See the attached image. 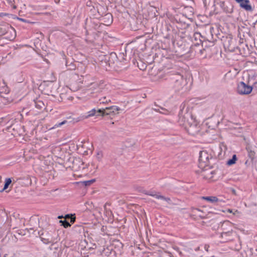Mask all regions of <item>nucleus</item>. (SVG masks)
<instances>
[{
  "mask_svg": "<svg viewBox=\"0 0 257 257\" xmlns=\"http://www.w3.org/2000/svg\"><path fill=\"white\" fill-rule=\"evenodd\" d=\"M231 227L232 223L228 221H224L221 225V228L223 231L219 236V241L221 243H230V248L234 250H239L241 248V244L239 236L235 231L227 230V227Z\"/></svg>",
  "mask_w": 257,
  "mask_h": 257,
  "instance_id": "nucleus-1",
  "label": "nucleus"
},
{
  "mask_svg": "<svg viewBox=\"0 0 257 257\" xmlns=\"http://www.w3.org/2000/svg\"><path fill=\"white\" fill-rule=\"evenodd\" d=\"M183 111L181 110L179 113L178 122L180 125L184 126L188 133L191 135H195L199 132V126L190 113L186 112L184 114Z\"/></svg>",
  "mask_w": 257,
  "mask_h": 257,
  "instance_id": "nucleus-2",
  "label": "nucleus"
},
{
  "mask_svg": "<svg viewBox=\"0 0 257 257\" xmlns=\"http://www.w3.org/2000/svg\"><path fill=\"white\" fill-rule=\"evenodd\" d=\"M172 88L176 92L182 91L187 84L186 79L180 73H171L168 75Z\"/></svg>",
  "mask_w": 257,
  "mask_h": 257,
  "instance_id": "nucleus-3",
  "label": "nucleus"
},
{
  "mask_svg": "<svg viewBox=\"0 0 257 257\" xmlns=\"http://www.w3.org/2000/svg\"><path fill=\"white\" fill-rule=\"evenodd\" d=\"M119 108L116 106H111L110 107H106L105 108H99L97 110L95 108L92 109L87 112V115L85 118H88L96 115V116H107L114 115L116 111L119 110Z\"/></svg>",
  "mask_w": 257,
  "mask_h": 257,
  "instance_id": "nucleus-4",
  "label": "nucleus"
},
{
  "mask_svg": "<svg viewBox=\"0 0 257 257\" xmlns=\"http://www.w3.org/2000/svg\"><path fill=\"white\" fill-rule=\"evenodd\" d=\"M0 35H6V38L12 40L15 38L16 32L10 24L4 23L0 24Z\"/></svg>",
  "mask_w": 257,
  "mask_h": 257,
  "instance_id": "nucleus-5",
  "label": "nucleus"
},
{
  "mask_svg": "<svg viewBox=\"0 0 257 257\" xmlns=\"http://www.w3.org/2000/svg\"><path fill=\"white\" fill-rule=\"evenodd\" d=\"M101 34L100 32H93L92 34H89L87 31H86L85 41L89 44H92L95 46H100L99 43L101 39L99 35Z\"/></svg>",
  "mask_w": 257,
  "mask_h": 257,
  "instance_id": "nucleus-6",
  "label": "nucleus"
},
{
  "mask_svg": "<svg viewBox=\"0 0 257 257\" xmlns=\"http://www.w3.org/2000/svg\"><path fill=\"white\" fill-rule=\"evenodd\" d=\"M222 41L225 49H227L230 51H233L236 46V41L233 39L231 35H228L223 37Z\"/></svg>",
  "mask_w": 257,
  "mask_h": 257,
  "instance_id": "nucleus-7",
  "label": "nucleus"
},
{
  "mask_svg": "<svg viewBox=\"0 0 257 257\" xmlns=\"http://www.w3.org/2000/svg\"><path fill=\"white\" fill-rule=\"evenodd\" d=\"M238 37L239 38V43L242 44L244 40L245 41L246 39L250 37L249 29L248 28L243 27L238 29Z\"/></svg>",
  "mask_w": 257,
  "mask_h": 257,
  "instance_id": "nucleus-8",
  "label": "nucleus"
},
{
  "mask_svg": "<svg viewBox=\"0 0 257 257\" xmlns=\"http://www.w3.org/2000/svg\"><path fill=\"white\" fill-rule=\"evenodd\" d=\"M252 90V87L246 84L244 82H240L238 84L237 91L240 94H248Z\"/></svg>",
  "mask_w": 257,
  "mask_h": 257,
  "instance_id": "nucleus-9",
  "label": "nucleus"
},
{
  "mask_svg": "<svg viewBox=\"0 0 257 257\" xmlns=\"http://www.w3.org/2000/svg\"><path fill=\"white\" fill-rule=\"evenodd\" d=\"M73 161V165L71 166L72 171H77L81 168L83 170L85 168V167L84 166V163L80 158L75 157Z\"/></svg>",
  "mask_w": 257,
  "mask_h": 257,
  "instance_id": "nucleus-10",
  "label": "nucleus"
},
{
  "mask_svg": "<svg viewBox=\"0 0 257 257\" xmlns=\"http://www.w3.org/2000/svg\"><path fill=\"white\" fill-rule=\"evenodd\" d=\"M199 155V162L200 164L203 163L205 166L209 165V159H212L211 155L204 151H201Z\"/></svg>",
  "mask_w": 257,
  "mask_h": 257,
  "instance_id": "nucleus-11",
  "label": "nucleus"
},
{
  "mask_svg": "<svg viewBox=\"0 0 257 257\" xmlns=\"http://www.w3.org/2000/svg\"><path fill=\"white\" fill-rule=\"evenodd\" d=\"M77 149V146L73 141H70L65 143V154H68V156H71Z\"/></svg>",
  "mask_w": 257,
  "mask_h": 257,
  "instance_id": "nucleus-12",
  "label": "nucleus"
},
{
  "mask_svg": "<svg viewBox=\"0 0 257 257\" xmlns=\"http://www.w3.org/2000/svg\"><path fill=\"white\" fill-rule=\"evenodd\" d=\"M75 213L65 214V228L71 227L76 221Z\"/></svg>",
  "mask_w": 257,
  "mask_h": 257,
  "instance_id": "nucleus-13",
  "label": "nucleus"
},
{
  "mask_svg": "<svg viewBox=\"0 0 257 257\" xmlns=\"http://www.w3.org/2000/svg\"><path fill=\"white\" fill-rule=\"evenodd\" d=\"M220 6L226 14H231L233 12V5L229 2H220Z\"/></svg>",
  "mask_w": 257,
  "mask_h": 257,
  "instance_id": "nucleus-14",
  "label": "nucleus"
},
{
  "mask_svg": "<svg viewBox=\"0 0 257 257\" xmlns=\"http://www.w3.org/2000/svg\"><path fill=\"white\" fill-rule=\"evenodd\" d=\"M237 3H239L241 8L248 11H252L251 6L249 4V0H235Z\"/></svg>",
  "mask_w": 257,
  "mask_h": 257,
  "instance_id": "nucleus-15",
  "label": "nucleus"
},
{
  "mask_svg": "<svg viewBox=\"0 0 257 257\" xmlns=\"http://www.w3.org/2000/svg\"><path fill=\"white\" fill-rule=\"evenodd\" d=\"M75 7H73L70 10H68V13L70 14L67 19V21L65 22L67 23V24H71L72 23L73 18L75 16Z\"/></svg>",
  "mask_w": 257,
  "mask_h": 257,
  "instance_id": "nucleus-16",
  "label": "nucleus"
},
{
  "mask_svg": "<svg viewBox=\"0 0 257 257\" xmlns=\"http://www.w3.org/2000/svg\"><path fill=\"white\" fill-rule=\"evenodd\" d=\"M121 4L122 7L128 9H132L134 5L133 0H121Z\"/></svg>",
  "mask_w": 257,
  "mask_h": 257,
  "instance_id": "nucleus-17",
  "label": "nucleus"
},
{
  "mask_svg": "<svg viewBox=\"0 0 257 257\" xmlns=\"http://www.w3.org/2000/svg\"><path fill=\"white\" fill-rule=\"evenodd\" d=\"M75 157L71 156H69V158L67 161H65V169L67 171L68 169L71 170V166L73 165V160L74 159Z\"/></svg>",
  "mask_w": 257,
  "mask_h": 257,
  "instance_id": "nucleus-18",
  "label": "nucleus"
},
{
  "mask_svg": "<svg viewBox=\"0 0 257 257\" xmlns=\"http://www.w3.org/2000/svg\"><path fill=\"white\" fill-rule=\"evenodd\" d=\"M80 120L78 117L75 118L73 117L72 115H70L69 116H65V123H74L75 122H78Z\"/></svg>",
  "mask_w": 257,
  "mask_h": 257,
  "instance_id": "nucleus-19",
  "label": "nucleus"
},
{
  "mask_svg": "<svg viewBox=\"0 0 257 257\" xmlns=\"http://www.w3.org/2000/svg\"><path fill=\"white\" fill-rule=\"evenodd\" d=\"M72 231L76 233H81L84 232V228L82 225H76L73 227Z\"/></svg>",
  "mask_w": 257,
  "mask_h": 257,
  "instance_id": "nucleus-20",
  "label": "nucleus"
},
{
  "mask_svg": "<svg viewBox=\"0 0 257 257\" xmlns=\"http://www.w3.org/2000/svg\"><path fill=\"white\" fill-rule=\"evenodd\" d=\"M34 103H35V107L40 110H42L43 109L46 108L44 103L41 100H35Z\"/></svg>",
  "mask_w": 257,
  "mask_h": 257,
  "instance_id": "nucleus-21",
  "label": "nucleus"
},
{
  "mask_svg": "<svg viewBox=\"0 0 257 257\" xmlns=\"http://www.w3.org/2000/svg\"><path fill=\"white\" fill-rule=\"evenodd\" d=\"M95 182V179H91L88 181H80V182H76V184H82L83 186H88L91 185L92 183Z\"/></svg>",
  "mask_w": 257,
  "mask_h": 257,
  "instance_id": "nucleus-22",
  "label": "nucleus"
},
{
  "mask_svg": "<svg viewBox=\"0 0 257 257\" xmlns=\"http://www.w3.org/2000/svg\"><path fill=\"white\" fill-rule=\"evenodd\" d=\"M202 199L211 203L216 202L219 200L218 198L215 196H203Z\"/></svg>",
  "mask_w": 257,
  "mask_h": 257,
  "instance_id": "nucleus-23",
  "label": "nucleus"
},
{
  "mask_svg": "<svg viewBox=\"0 0 257 257\" xmlns=\"http://www.w3.org/2000/svg\"><path fill=\"white\" fill-rule=\"evenodd\" d=\"M116 57L120 62L125 63L126 61H128L126 58V56L123 53H119Z\"/></svg>",
  "mask_w": 257,
  "mask_h": 257,
  "instance_id": "nucleus-24",
  "label": "nucleus"
},
{
  "mask_svg": "<svg viewBox=\"0 0 257 257\" xmlns=\"http://www.w3.org/2000/svg\"><path fill=\"white\" fill-rule=\"evenodd\" d=\"M246 149L248 153V156L252 160L255 156V152L251 150L250 147H247Z\"/></svg>",
  "mask_w": 257,
  "mask_h": 257,
  "instance_id": "nucleus-25",
  "label": "nucleus"
},
{
  "mask_svg": "<svg viewBox=\"0 0 257 257\" xmlns=\"http://www.w3.org/2000/svg\"><path fill=\"white\" fill-rule=\"evenodd\" d=\"M12 179L10 178H7L5 179V184L4 186L3 189V190L1 191L2 192L6 190L7 188H8L9 186L10 185V184L12 183Z\"/></svg>",
  "mask_w": 257,
  "mask_h": 257,
  "instance_id": "nucleus-26",
  "label": "nucleus"
},
{
  "mask_svg": "<svg viewBox=\"0 0 257 257\" xmlns=\"http://www.w3.org/2000/svg\"><path fill=\"white\" fill-rule=\"evenodd\" d=\"M236 160H237V157H236V155H233L232 156V158L230 159H229L227 161L226 164L228 166H231L233 164H234L235 163Z\"/></svg>",
  "mask_w": 257,
  "mask_h": 257,
  "instance_id": "nucleus-27",
  "label": "nucleus"
},
{
  "mask_svg": "<svg viewBox=\"0 0 257 257\" xmlns=\"http://www.w3.org/2000/svg\"><path fill=\"white\" fill-rule=\"evenodd\" d=\"M207 50L204 48H202L200 49L199 52H198V55H199L201 57L203 58H205L207 57Z\"/></svg>",
  "mask_w": 257,
  "mask_h": 257,
  "instance_id": "nucleus-28",
  "label": "nucleus"
},
{
  "mask_svg": "<svg viewBox=\"0 0 257 257\" xmlns=\"http://www.w3.org/2000/svg\"><path fill=\"white\" fill-rule=\"evenodd\" d=\"M156 198H157V199H162V200H165V201H166V202H167V203H168L169 204H172L171 200L170 198H169V197H165L164 196H163V195H160V196H157L156 197Z\"/></svg>",
  "mask_w": 257,
  "mask_h": 257,
  "instance_id": "nucleus-29",
  "label": "nucleus"
},
{
  "mask_svg": "<svg viewBox=\"0 0 257 257\" xmlns=\"http://www.w3.org/2000/svg\"><path fill=\"white\" fill-rule=\"evenodd\" d=\"M143 193L146 195H150L153 197H155L156 198L157 196H160V195H158L154 191L148 192L147 191H144Z\"/></svg>",
  "mask_w": 257,
  "mask_h": 257,
  "instance_id": "nucleus-30",
  "label": "nucleus"
},
{
  "mask_svg": "<svg viewBox=\"0 0 257 257\" xmlns=\"http://www.w3.org/2000/svg\"><path fill=\"white\" fill-rule=\"evenodd\" d=\"M79 86L77 84H71L70 85L69 89L73 91H75L79 89Z\"/></svg>",
  "mask_w": 257,
  "mask_h": 257,
  "instance_id": "nucleus-31",
  "label": "nucleus"
},
{
  "mask_svg": "<svg viewBox=\"0 0 257 257\" xmlns=\"http://www.w3.org/2000/svg\"><path fill=\"white\" fill-rule=\"evenodd\" d=\"M100 103H107L110 101V99L107 98L106 97H103L99 99Z\"/></svg>",
  "mask_w": 257,
  "mask_h": 257,
  "instance_id": "nucleus-32",
  "label": "nucleus"
},
{
  "mask_svg": "<svg viewBox=\"0 0 257 257\" xmlns=\"http://www.w3.org/2000/svg\"><path fill=\"white\" fill-rule=\"evenodd\" d=\"M0 100L4 103L9 102V100L7 101V99H6V97L3 95V93L1 92H0Z\"/></svg>",
  "mask_w": 257,
  "mask_h": 257,
  "instance_id": "nucleus-33",
  "label": "nucleus"
},
{
  "mask_svg": "<svg viewBox=\"0 0 257 257\" xmlns=\"http://www.w3.org/2000/svg\"><path fill=\"white\" fill-rule=\"evenodd\" d=\"M88 166L90 167L91 169V168H93V169L96 170L98 168V165H95L94 162H92L90 163H89L88 164Z\"/></svg>",
  "mask_w": 257,
  "mask_h": 257,
  "instance_id": "nucleus-34",
  "label": "nucleus"
},
{
  "mask_svg": "<svg viewBox=\"0 0 257 257\" xmlns=\"http://www.w3.org/2000/svg\"><path fill=\"white\" fill-rule=\"evenodd\" d=\"M108 19V23L111 24L112 22V16L110 14H107L105 16L104 19Z\"/></svg>",
  "mask_w": 257,
  "mask_h": 257,
  "instance_id": "nucleus-35",
  "label": "nucleus"
},
{
  "mask_svg": "<svg viewBox=\"0 0 257 257\" xmlns=\"http://www.w3.org/2000/svg\"><path fill=\"white\" fill-rule=\"evenodd\" d=\"M19 0H13V1H10L9 4L11 5L13 9H16L17 8V6L15 5L17 1Z\"/></svg>",
  "mask_w": 257,
  "mask_h": 257,
  "instance_id": "nucleus-36",
  "label": "nucleus"
},
{
  "mask_svg": "<svg viewBox=\"0 0 257 257\" xmlns=\"http://www.w3.org/2000/svg\"><path fill=\"white\" fill-rule=\"evenodd\" d=\"M102 156H103V154H102V152H98L97 153L96 158H97V159L98 160V161H100L101 160Z\"/></svg>",
  "mask_w": 257,
  "mask_h": 257,
  "instance_id": "nucleus-37",
  "label": "nucleus"
},
{
  "mask_svg": "<svg viewBox=\"0 0 257 257\" xmlns=\"http://www.w3.org/2000/svg\"><path fill=\"white\" fill-rule=\"evenodd\" d=\"M51 77L50 79H47L46 81L48 82H53L55 80V77L53 76V73L52 72H51Z\"/></svg>",
  "mask_w": 257,
  "mask_h": 257,
  "instance_id": "nucleus-38",
  "label": "nucleus"
},
{
  "mask_svg": "<svg viewBox=\"0 0 257 257\" xmlns=\"http://www.w3.org/2000/svg\"><path fill=\"white\" fill-rule=\"evenodd\" d=\"M64 124V120L61 121V122H59V123H57L56 124H55L54 126L53 127V128H55L56 127H58L61 125H62Z\"/></svg>",
  "mask_w": 257,
  "mask_h": 257,
  "instance_id": "nucleus-39",
  "label": "nucleus"
},
{
  "mask_svg": "<svg viewBox=\"0 0 257 257\" xmlns=\"http://www.w3.org/2000/svg\"><path fill=\"white\" fill-rule=\"evenodd\" d=\"M102 2H104V5L106 7L108 6L110 3H111L110 0H101Z\"/></svg>",
  "mask_w": 257,
  "mask_h": 257,
  "instance_id": "nucleus-40",
  "label": "nucleus"
},
{
  "mask_svg": "<svg viewBox=\"0 0 257 257\" xmlns=\"http://www.w3.org/2000/svg\"><path fill=\"white\" fill-rule=\"evenodd\" d=\"M28 231L27 230V229H26V230H19L18 231V232L19 234H21V235H24L26 234V233H25V231Z\"/></svg>",
  "mask_w": 257,
  "mask_h": 257,
  "instance_id": "nucleus-41",
  "label": "nucleus"
},
{
  "mask_svg": "<svg viewBox=\"0 0 257 257\" xmlns=\"http://www.w3.org/2000/svg\"><path fill=\"white\" fill-rule=\"evenodd\" d=\"M161 109L162 111H159L160 112L163 113V114H167L168 113V111L167 110H166V109H164L163 108H161Z\"/></svg>",
  "mask_w": 257,
  "mask_h": 257,
  "instance_id": "nucleus-42",
  "label": "nucleus"
},
{
  "mask_svg": "<svg viewBox=\"0 0 257 257\" xmlns=\"http://www.w3.org/2000/svg\"><path fill=\"white\" fill-rule=\"evenodd\" d=\"M17 19L20 21H22V22H25V23H30V22L29 21H28L27 20H26V19H23V18H17Z\"/></svg>",
  "mask_w": 257,
  "mask_h": 257,
  "instance_id": "nucleus-43",
  "label": "nucleus"
},
{
  "mask_svg": "<svg viewBox=\"0 0 257 257\" xmlns=\"http://www.w3.org/2000/svg\"><path fill=\"white\" fill-rule=\"evenodd\" d=\"M200 36L201 35H200V34L199 33H195L194 34V37L195 40L196 39H197L198 37H200Z\"/></svg>",
  "mask_w": 257,
  "mask_h": 257,
  "instance_id": "nucleus-44",
  "label": "nucleus"
},
{
  "mask_svg": "<svg viewBox=\"0 0 257 257\" xmlns=\"http://www.w3.org/2000/svg\"><path fill=\"white\" fill-rule=\"evenodd\" d=\"M40 237H41V238L42 239V241H43L44 243H47L49 242L48 239H46L43 238L41 236Z\"/></svg>",
  "mask_w": 257,
  "mask_h": 257,
  "instance_id": "nucleus-45",
  "label": "nucleus"
},
{
  "mask_svg": "<svg viewBox=\"0 0 257 257\" xmlns=\"http://www.w3.org/2000/svg\"><path fill=\"white\" fill-rule=\"evenodd\" d=\"M59 222L61 224V226H63L64 227V220H60L59 221Z\"/></svg>",
  "mask_w": 257,
  "mask_h": 257,
  "instance_id": "nucleus-46",
  "label": "nucleus"
},
{
  "mask_svg": "<svg viewBox=\"0 0 257 257\" xmlns=\"http://www.w3.org/2000/svg\"><path fill=\"white\" fill-rule=\"evenodd\" d=\"M8 14H7V13H0V17H3L4 16H6L7 15H8Z\"/></svg>",
  "mask_w": 257,
  "mask_h": 257,
  "instance_id": "nucleus-47",
  "label": "nucleus"
},
{
  "mask_svg": "<svg viewBox=\"0 0 257 257\" xmlns=\"http://www.w3.org/2000/svg\"><path fill=\"white\" fill-rule=\"evenodd\" d=\"M57 218L58 219H62V218H64V216H63V215H59L57 217Z\"/></svg>",
  "mask_w": 257,
  "mask_h": 257,
  "instance_id": "nucleus-48",
  "label": "nucleus"
},
{
  "mask_svg": "<svg viewBox=\"0 0 257 257\" xmlns=\"http://www.w3.org/2000/svg\"><path fill=\"white\" fill-rule=\"evenodd\" d=\"M69 100H72L73 99V97L71 96V97H68V98Z\"/></svg>",
  "mask_w": 257,
  "mask_h": 257,
  "instance_id": "nucleus-49",
  "label": "nucleus"
},
{
  "mask_svg": "<svg viewBox=\"0 0 257 257\" xmlns=\"http://www.w3.org/2000/svg\"><path fill=\"white\" fill-rule=\"evenodd\" d=\"M111 3H115L116 2V0H110Z\"/></svg>",
  "mask_w": 257,
  "mask_h": 257,
  "instance_id": "nucleus-50",
  "label": "nucleus"
},
{
  "mask_svg": "<svg viewBox=\"0 0 257 257\" xmlns=\"http://www.w3.org/2000/svg\"><path fill=\"white\" fill-rule=\"evenodd\" d=\"M65 66H67V62H65Z\"/></svg>",
  "mask_w": 257,
  "mask_h": 257,
  "instance_id": "nucleus-51",
  "label": "nucleus"
},
{
  "mask_svg": "<svg viewBox=\"0 0 257 257\" xmlns=\"http://www.w3.org/2000/svg\"><path fill=\"white\" fill-rule=\"evenodd\" d=\"M74 79H75L76 77H77V75H74Z\"/></svg>",
  "mask_w": 257,
  "mask_h": 257,
  "instance_id": "nucleus-52",
  "label": "nucleus"
},
{
  "mask_svg": "<svg viewBox=\"0 0 257 257\" xmlns=\"http://www.w3.org/2000/svg\"><path fill=\"white\" fill-rule=\"evenodd\" d=\"M75 175L74 174H72V176H73V177H75Z\"/></svg>",
  "mask_w": 257,
  "mask_h": 257,
  "instance_id": "nucleus-53",
  "label": "nucleus"
},
{
  "mask_svg": "<svg viewBox=\"0 0 257 257\" xmlns=\"http://www.w3.org/2000/svg\"><path fill=\"white\" fill-rule=\"evenodd\" d=\"M12 186H13V184H12V186H10V188H12Z\"/></svg>",
  "mask_w": 257,
  "mask_h": 257,
  "instance_id": "nucleus-54",
  "label": "nucleus"
},
{
  "mask_svg": "<svg viewBox=\"0 0 257 257\" xmlns=\"http://www.w3.org/2000/svg\"><path fill=\"white\" fill-rule=\"evenodd\" d=\"M12 186H13V184H12V186H10V188H12Z\"/></svg>",
  "mask_w": 257,
  "mask_h": 257,
  "instance_id": "nucleus-55",
  "label": "nucleus"
},
{
  "mask_svg": "<svg viewBox=\"0 0 257 257\" xmlns=\"http://www.w3.org/2000/svg\"><path fill=\"white\" fill-rule=\"evenodd\" d=\"M12 186H13V184H12V186H10V188H12Z\"/></svg>",
  "mask_w": 257,
  "mask_h": 257,
  "instance_id": "nucleus-56",
  "label": "nucleus"
},
{
  "mask_svg": "<svg viewBox=\"0 0 257 257\" xmlns=\"http://www.w3.org/2000/svg\"><path fill=\"white\" fill-rule=\"evenodd\" d=\"M234 192H235V190H233V193H234Z\"/></svg>",
  "mask_w": 257,
  "mask_h": 257,
  "instance_id": "nucleus-57",
  "label": "nucleus"
},
{
  "mask_svg": "<svg viewBox=\"0 0 257 257\" xmlns=\"http://www.w3.org/2000/svg\"><path fill=\"white\" fill-rule=\"evenodd\" d=\"M3 46L2 45H0V47H3Z\"/></svg>",
  "mask_w": 257,
  "mask_h": 257,
  "instance_id": "nucleus-58",
  "label": "nucleus"
}]
</instances>
